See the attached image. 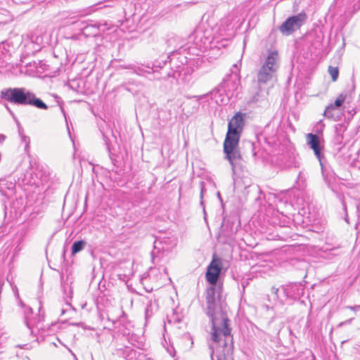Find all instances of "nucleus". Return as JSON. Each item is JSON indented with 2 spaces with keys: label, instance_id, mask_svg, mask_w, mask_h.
I'll return each mask as SVG.
<instances>
[{
  "label": "nucleus",
  "instance_id": "23",
  "mask_svg": "<svg viewBox=\"0 0 360 360\" xmlns=\"http://www.w3.org/2000/svg\"><path fill=\"white\" fill-rule=\"evenodd\" d=\"M335 108H334V106L330 103V105H328L326 108V110L323 112V115L326 117V118H333V111L335 110Z\"/></svg>",
  "mask_w": 360,
  "mask_h": 360
},
{
  "label": "nucleus",
  "instance_id": "34",
  "mask_svg": "<svg viewBox=\"0 0 360 360\" xmlns=\"http://www.w3.org/2000/svg\"><path fill=\"white\" fill-rule=\"evenodd\" d=\"M342 205H343V208H344L345 211H346L347 210V207H346V204H345V202L344 201H342Z\"/></svg>",
  "mask_w": 360,
  "mask_h": 360
},
{
  "label": "nucleus",
  "instance_id": "11",
  "mask_svg": "<svg viewBox=\"0 0 360 360\" xmlns=\"http://www.w3.org/2000/svg\"><path fill=\"white\" fill-rule=\"evenodd\" d=\"M73 24L85 37H96L99 34V26L96 24H91L81 20L76 21Z\"/></svg>",
  "mask_w": 360,
  "mask_h": 360
},
{
  "label": "nucleus",
  "instance_id": "27",
  "mask_svg": "<svg viewBox=\"0 0 360 360\" xmlns=\"http://www.w3.org/2000/svg\"><path fill=\"white\" fill-rule=\"evenodd\" d=\"M352 320H353V318L349 319H347V320H346V321H342V322H340V323L338 325V327H342V326H345V325L351 324V323H352Z\"/></svg>",
  "mask_w": 360,
  "mask_h": 360
},
{
  "label": "nucleus",
  "instance_id": "14",
  "mask_svg": "<svg viewBox=\"0 0 360 360\" xmlns=\"http://www.w3.org/2000/svg\"><path fill=\"white\" fill-rule=\"evenodd\" d=\"M147 65L145 66V68L143 66L141 67H136L134 65H128L125 67V68L127 69H131L133 70L134 72L138 75H144V74L151 75L153 74L152 70L150 69H148L146 68Z\"/></svg>",
  "mask_w": 360,
  "mask_h": 360
},
{
  "label": "nucleus",
  "instance_id": "21",
  "mask_svg": "<svg viewBox=\"0 0 360 360\" xmlns=\"http://www.w3.org/2000/svg\"><path fill=\"white\" fill-rule=\"evenodd\" d=\"M328 72L332 78V80L335 82L338 79L339 75L338 68L337 67L329 66Z\"/></svg>",
  "mask_w": 360,
  "mask_h": 360
},
{
  "label": "nucleus",
  "instance_id": "10",
  "mask_svg": "<svg viewBox=\"0 0 360 360\" xmlns=\"http://www.w3.org/2000/svg\"><path fill=\"white\" fill-rule=\"evenodd\" d=\"M282 291L285 301L288 299L295 300L303 295L304 288L300 283H295L282 286Z\"/></svg>",
  "mask_w": 360,
  "mask_h": 360
},
{
  "label": "nucleus",
  "instance_id": "38",
  "mask_svg": "<svg viewBox=\"0 0 360 360\" xmlns=\"http://www.w3.org/2000/svg\"><path fill=\"white\" fill-rule=\"evenodd\" d=\"M194 98H198V100H199L200 97V96H194Z\"/></svg>",
  "mask_w": 360,
  "mask_h": 360
},
{
  "label": "nucleus",
  "instance_id": "30",
  "mask_svg": "<svg viewBox=\"0 0 360 360\" xmlns=\"http://www.w3.org/2000/svg\"><path fill=\"white\" fill-rule=\"evenodd\" d=\"M6 109L8 110V112L11 113V115L13 117H14V114H13V112L10 110V108H9L7 105H6Z\"/></svg>",
  "mask_w": 360,
  "mask_h": 360
},
{
  "label": "nucleus",
  "instance_id": "28",
  "mask_svg": "<svg viewBox=\"0 0 360 360\" xmlns=\"http://www.w3.org/2000/svg\"><path fill=\"white\" fill-rule=\"evenodd\" d=\"M6 139V136L3 134H0V143H2Z\"/></svg>",
  "mask_w": 360,
  "mask_h": 360
},
{
  "label": "nucleus",
  "instance_id": "13",
  "mask_svg": "<svg viewBox=\"0 0 360 360\" xmlns=\"http://www.w3.org/2000/svg\"><path fill=\"white\" fill-rule=\"evenodd\" d=\"M175 57H176V59L180 61L181 65H184L186 63L190 67L195 65L196 68H198L202 63V60L200 58L188 59L186 56L174 52L172 53V58H171V55H169L167 58L170 59V63H173Z\"/></svg>",
  "mask_w": 360,
  "mask_h": 360
},
{
  "label": "nucleus",
  "instance_id": "16",
  "mask_svg": "<svg viewBox=\"0 0 360 360\" xmlns=\"http://www.w3.org/2000/svg\"><path fill=\"white\" fill-rule=\"evenodd\" d=\"M157 308L158 305L155 302L150 300L148 302L145 309L146 319H148V318L151 317L154 311L157 310Z\"/></svg>",
  "mask_w": 360,
  "mask_h": 360
},
{
  "label": "nucleus",
  "instance_id": "5",
  "mask_svg": "<svg viewBox=\"0 0 360 360\" xmlns=\"http://www.w3.org/2000/svg\"><path fill=\"white\" fill-rule=\"evenodd\" d=\"M25 323L30 333L34 336L36 335V332L40 330H45L46 326H44V311L41 309V302H39V314L33 316L32 309L27 307L25 311Z\"/></svg>",
  "mask_w": 360,
  "mask_h": 360
},
{
  "label": "nucleus",
  "instance_id": "36",
  "mask_svg": "<svg viewBox=\"0 0 360 360\" xmlns=\"http://www.w3.org/2000/svg\"><path fill=\"white\" fill-rule=\"evenodd\" d=\"M163 271H164V273H165V274H167L166 268H164V269H163Z\"/></svg>",
  "mask_w": 360,
  "mask_h": 360
},
{
  "label": "nucleus",
  "instance_id": "17",
  "mask_svg": "<svg viewBox=\"0 0 360 360\" xmlns=\"http://www.w3.org/2000/svg\"><path fill=\"white\" fill-rule=\"evenodd\" d=\"M247 144L250 149L252 156L255 158V159H265V157L263 155V154L260 153L259 150H257L256 143L249 141L247 143Z\"/></svg>",
  "mask_w": 360,
  "mask_h": 360
},
{
  "label": "nucleus",
  "instance_id": "25",
  "mask_svg": "<svg viewBox=\"0 0 360 360\" xmlns=\"http://www.w3.org/2000/svg\"><path fill=\"white\" fill-rule=\"evenodd\" d=\"M21 141L25 144V150L27 153L30 148V139L29 136L22 135L21 136Z\"/></svg>",
  "mask_w": 360,
  "mask_h": 360
},
{
  "label": "nucleus",
  "instance_id": "6",
  "mask_svg": "<svg viewBox=\"0 0 360 360\" xmlns=\"http://www.w3.org/2000/svg\"><path fill=\"white\" fill-rule=\"evenodd\" d=\"M307 19V16L304 12L290 16L278 27V30L283 35H291L306 22Z\"/></svg>",
  "mask_w": 360,
  "mask_h": 360
},
{
  "label": "nucleus",
  "instance_id": "3",
  "mask_svg": "<svg viewBox=\"0 0 360 360\" xmlns=\"http://www.w3.org/2000/svg\"><path fill=\"white\" fill-rule=\"evenodd\" d=\"M279 68V56L276 51H270L257 71V91L253 95L252 101L258 102L266 98L269 92L266 85L273 82Z\"/></svg>",
  "mask_w": 360,
  "mask_h": 360
},
{
  "label": "nucleus",
  "instance_id": "12",
  "mask_svg": "<svg viewBox=\"0 0 360 360\" xmlns=\"http://www.w3.org/2000/svg\"><path fill=\"white\" fill-rule=\"evenodd\" d=\"M221 266L218 264H214L212 262L207 268L206 272V279L207 282L212 285H215L221 273Z\"/></svg>",
  "mask_w": 360,
  "mask_h": 360
},
{
  "label": "nucleus",
  "instance_id": "7",
  "mask_svg": "<svg viewBox=\"0 0 360 360\" xmlns=\"http://www.w3.org/2000/svg\"><path fill=\"white\" fill-rule=\"evenodd\" d=\"M240 227V221L236 218H224L221 226L219 236L226 238V240H233L234 235Z\"/></svg>",
  "mask_w": 360,
  "mask_h": 360
},
{
  "label": "nucleus",
  "instance_id": "35",
  "mask_svg": "<svg viewBox=\"0 0 360 360\" xmlns=\"http://www.w3.org/2000/svg\"><path fill=\"white\" fill-rule=\"evenodd\" d=\"M217 197L219 198L220 200H221V198L219 192L217 193Z\"/></svg>",
  "mask_w": 360,
  "mask_h": 360
},
{
  "label": "nucleus",
  "instance_id": "20",
  "mask_svg": "<svg viewBox=\"0 0 360 360\" xmlns=\"http://www.w3.org/2000/svg\"><path fill=\"white\" fill-rule=\"evenodd\" d=\"M279 291H280L279 288H276L274 286L272 287V288H271V293L274 295V299L275 300H280L281 302H285V297H283V293H282V295L278 294Z\"/></svg>",
  "mask_w": 360,
  "mask_h": 360
},
{
  "label": "nucleus",
  "instance_id": "37",
  "mask_svg": "<svg viewBox=\"0 0 360 360\" xmlns=\"http://www.w3.org/2000/svg\"><path fill=\"white\" fill-rule=\"evenodd\" d=\"M175 67H176L177 69H179V68H180L181 65H176Z\"/></svg>",
  "mask_w": 360,
  "mask_h": 360
},
{
  "label": "nucleus",
  "instance_id": "19",
  "mask_svg": "<svg viewBox=\"0 0 360 360\" xmlns=\"http://www.w3.org/2000/svg\"><path fill=\"white\" fill-rule=\"evenodd\" d=\"M200 205L203 207V211H204V213L205 214V206H204V202H203V197L205 195V193L207 191V184L204 181H200Z\"/></svg>",
  "mask_w": 360,
  "mask_h": 360
},
{
  "label": "nucleus",
  "instance_id": "2",
  "mask_svg": "<svg viewBox=\"0 0 360 360\" xmlns=\"http://www.w3.org/2000/svg\"><path fill=\"white\" fill-rule=\"evenodd\" d=\"M245 114L238 112L231 119L228 124V131L224 141L225 158L231 165L235 174L240 166L241 155L238 149L240 135L245 124Z\"/></svg>",
  "mask_w": 360,
  "mask_h": 360
},
{
  "label": "nucleus",
  "instance_id": "39",
  "mask_svg": "<svg viewBox=\"0 0 360 360\" xmlns=\"http://www.w3.org/2000/svg\"><path fill=\"white\" fill-rule=\"evenodd\" d=\"M233 67L237 69V65H234Z\"/></svg>",
  "mask_w": 360,
  "mask_h": 360
},
{
  "label": "nucleus",
  "instance_id": "29",
  "mask_svg": "<svg viewBox=\"0 0 360 360\" xmlns=\"http://www.w3.org/2000/svg\"><path fill=\"white\" fill-rule=\"evenodd\" d=\"M347 308L350 309L351 310H356V309L360 308V306L348 307Z\"/></svg>",
  "mask_w": 360,
  "mask_h": 360
},
{
  "label": "nucleus",
  "instance_id": "22",
  "mask_svg": "<svg viewBox=\"0 0 360 360\" xmlns=\"http://www.w3.org/2000/svg\"><path fill=\"white\" fill-rule=\"evenodd\" d=\"M345 98H346V96L344 95L343 94H341L336 98L334 103H331V104L334 106V108L335 109L338 108L343 104L344 101H345Z\"/></svg>",
  "mask_w": 360,
  "mask_h": 360
},
{
  "label": "nucleus",
  "instance_id": "33",
  "mask_svg": "<svg viewBox=\"0 0 360 360\" xmlns=\"http://www.w3.org/2000/svg\"><path fill=\"white\" fill-rule=\"evenodd\" d=\"M160 77L158 75H155L152 79H160Z\"/></svg>",
  "mask_w": 360,
  "mask_h": 360
},
{
  "label": "nucleus",
  "instance_id": "31",
  "mask_svg": "<svg viewBox=\"0 0 360 360\" xmlns=\"http://www.w3.org/2000/svg\"><path fill=\"white\" fill-rule=\"evenodd\" d=\"M156 270L155 269H150V276L155 273Z\"/></svg>",
  "mask_w": 360,
  "mask_h": 360
},
{
  "label": "nucleus",
  "instance_id": "18",
  "mask_svg": "<svg viewBox=\"0 0 360 360\" xmlns=\"http://www.w3.org/2000/svg\"><path fill=\"white\" fill-rule=\"evenodd\" d=\"M86 245V242L84 240H77L75 241L72 245V255H75L79 252L82 251Z\"/></svg>",
  "mask_w": 360,
  "mask_h": 360
},
{
  "label": "nucleus",
  "instance_id": "4",
  "mask_svg": "<svg viewBox=\"0 0 360 360\" xmlns=\"http://www.w3.org/2000/svg\"><path fill=\"white\" fill-rule=\"evenodd\" d=\"M1 98L11 103L32 105L39 109L47 110L48 105L35 94L25 88H8L1 91Z\"/></svg>",
  "mask_w": 360,
  "mask_h": 360
},
{
  "label": "nucleus",
  "instance_id": "8",
  "mask_svg": "<svg viewBox=\"0 0 360 360\" xmlns=\"http://www.w3.org/2000/svg\"><path fill=\"white\" fill-rule=\"evenodd\" d=\"M240 86V78L237 71L232 72L225 79L222 84L221 87L226 92L228 97H232L238 94V90Z\"/></svg>",
  "mask_w": 360,
  "mask_h": 360
},
{
  "label": "nucleus",
  "instance_id": "9",
  "mask_svg": "<svg viewBox=\"0 0 360 360\" xmlns=\"http://www.w3.org/2000/svg\"><path fill=\"white\" fill-rule=\"evenodd\" d=\"M306 139L308 146L313 150L314 155L319 161L320 165L323 167L322 159L324 156L322 150L323 146L321 145L319 136L317 134L309 133L306 136Z\"/></svg>",
  "mask_w": 360,
  "mask_h": 360
},
{
  "label": "nucleus",
  "instance_id": "26",
  "mask_svg": "<svg viewBox=\"0 0 360 360\" xmlns=\"http://www.w3.org/2000/svg\"><path fill=\"white\" fill-rule=\"evenodd\" d=\"M324 127L325 125L323 123V121L320 120L319 122H317V124L316 126V132L318 134L322 133Z\"/></svg>",
  "mask_w": 360,
  "mask_h": 360
},
{
  "label": "nucleus",
  "instance_id": "24",
  "mask_svg": "<svg viewBox=\"0 0 360 360\" xmlns=\"http://www.w3.org/2000/svg\"><path fill=\"white\" fill-rule=\"evenodd\" d=\"M103 136L105 145L106 146V148L109 153V156L112 159V148H111L109 140L107 139V137L104 134L103 135Z\"/></svg>",
  "mask_w": 360,
  "mask_h": 360
},
{
  "label": "nucleus",
  "instance_id": "1",
  "mask_svg": "<svg viewBox=\"0 0 360 360\" xmlns=\"http://www.w3.org/2000/svg\"><path fill=\"white\" fill-rule=\"evenodd\" d=\"M216 292L214 286L207 288L206 291L207 315L212 322V342L209 347L211 360H226L233 352V337L226 314V304L220 295L216 297Z\"/></svg>",
  "mask_w": 360,
  "mask_h": 360
},
{
  "label": "nucleus",
  "instance_id": "15",
  "mask_svg": "<svg viewBox=\"0 0 360 360\" xmlns=\"http://www.w3.org/2000/svg\"><path fill=\"white\" fill-rule=\"evenodd\" d=\"M167 63V60H156L153 63L152 65L149 64L147 65L146 68L150 69L152 70L153 74H156L158 72L159 70L162 69Z\"/></svg>",
  "mask_w": 360,
  "mask_h": 360
},
{
  "label": "nucleus",
  "instance_id": "32",
  "mask_svg": "<svg viewBox=\"0 0 360 360\" xmlns=\"http://www.w3.org/2000/svg\"><path fill=\"white\" fill-rule=\"evenodd\" d=\"M69 351L70 352V353L73 356V359H75V360H77L76 355L70 349H69Z\"/></svg>",
  "mask_w": 360,
  "mask_h": 360
}]
</instances>
